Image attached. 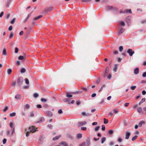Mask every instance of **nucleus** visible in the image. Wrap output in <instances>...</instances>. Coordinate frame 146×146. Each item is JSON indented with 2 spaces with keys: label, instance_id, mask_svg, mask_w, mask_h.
<instances>
[{
  "label": "nucleus",
  "instance_id": "nucleus-45",
  "mask_svg": "<svg viewBox=\"0 0 146 146\" xmlns=\"http://www.w3.org/2000/svg\"><path fill=\"white\" fill-rule=\"evenodd\" d=\"M8 108L7 106H5L4 109L3 110V111L5 112L8 110Z\"/></svg>",
  "mask_w": 146,
  "mask_h": 146
},
{
  "label": "nucleus",
  "instance_id": "nucleus-7",
  "mask_svg": "<svg viewBox=\"0 0 146 146\" xmlns=\"http://www.w3.org/2000/svg\"><path fill=\"white\" fill-rule=\"evenodd\" d=\"M86 145L87 146H89L90 144V139L89 138H87L86 142Z\"/></svg>",
  "mask_w": 146,
  "mask_h": 146
},
{
  "label": "nucleus",
  "instance_id": "nucleus-62",
  "mask_svg": "<svg viewBox=\"0 0 146 146\" xmlns=\"http://www.w3.org/2000/svg\"><path fill=\"white\" fill-rule=\"evenodd\" d=\"M142 76L143 77H146V72H144Z\"/></svg>",
  "mask_w": 146,
  "mask_h": 146
},
{
  "label": "nucleus",
  "instance_id": "nucleus-30",
  "mask_svg": "<svg viewBox=\"0 0 146 146\" xmlns=\"http://www.w3.org/2000/svg\"><path fill=\"white\" fill-rule=\"evenodd\" d=\"M25 56H20L18 57V59L19 60H23V59L25 57Z\"/></svg>",
  "mask_w": 146,
  "mask_h": 146
},
{
  "label": "nucleus",
  "instance_id": "nucleus-46",
  "mask_svg": "<svg viewBox=\"0 0 146 146\" xmlns=\"http://www.w3.org/2000/svg\"><path fill=\"white\" fill-rule=\"evenodd\" d=\"M48 127L50 129H52L53 127V125L51 124H49L48 125Z\"/></svg>",
  "mask_w": 146,
  "mask_h": 146
},
{
  "label": "nucleus",
  "instance_id": "nucleus-23",
  "mask_svg": "<svg viewBox=\"0 0 146 146\" xmlns=\"http://www.w3.org/2000/svg\"><path fill=\"white\" fill-rule=\"evenodd\" d=\"M77 137L78 139H79L82 137V134L81 133H78L77 134Z\"/></svg>",
  "mask_w": 146,
  "mask_h": 146
},
{
  "label": "nucleus",
  "instance_id": "nucleus-17",
  "mask_svg": "<svg viewBox=\"0 0 146 146\" xmlns=\"http://www.w3.org/2000/svg\"><path fill=\"white\" fill-rule=\"evenodd\" d=\"M42 17V15H39L38 16H37L36 17H35V18H34V20H38V19L39 18H40L41 17Z\"/></svg>",
  "mask_w": 146,
  "mask_h": 146
},
{
  "label": "nucleus",
  "instance_id": "nucleus-60",
  "mask_svg": "<svg viewBox=\"0 0 146 146\" xmlns=\"http://www.w3.org/2000/svg\"><path fill=\"white\" fill-rule=\"evenodd\" d=\"M7 141V139H4L3 140V144H5Z\"/></svg>",
  "mask_w": 146,
  "mask_h": 146
},
{
  "label": "nucleus",
  "instance_id": "nucleus-21",
  "mask_svg": "<svg viewBox=\"0 0 146 146\" xmlns=\"http://www.w3.org/2000/svg\"><path fill=\"white\" fill-rule=\"evenodd\" d=\"M13 1V0H8L7 1V6L8 7H9V5L12 1Z\"/></svg>",
  "mask_w": 146,
  "mask_h": 146
},
{
  "label": "nucleus",
  "instance_id": "nucleus-48",
  "mask_svg": "<svg viewBox=\"0 0 146 146\" xmlns=\"http://www.w3.org/2000/svg\"><path fill=\"white\" fill-rule=\"evenodd\" d=\"M82 1L85 2H90L91 0H82Z\"/></svg>",
  "mask_w": 146,
  "mask_h": 146
},
{
  "label": "nucleus",
  "instance_id": "nucleus-3",
  "mask_svg": "<svg viewBox=\"0 0 146 146\" xmlns=\"http://www.w3.org/2000/svg\"><path fill=\"white\" fill-rule=\"evenodd\" d=\"M127 52L129 54V55L130 56H132L133 54L134 53V52L133 51L132 49H128Z\"/></svg>",
  "mask_w": 146,
  "mask_h": 146
},
{
  "label": "nucleus",
  "instance_id": "nucleus-42",
  "mask_svg": "<svg viewBox=\"0 0 146 146\" xmlns=\"http://www.w3.org/2000/svg\"><path fill=\"white\" fill-rule=\"evenodd\" d=\"M25 83L27 84H29V80L27 78H26L25 79Z\"/></svg>",
  "mask_w": 146,
  "mask_h": 146
},
{
  "label": "nucleus",
  "instance_id": "nucleus-59",
  "mask_svg": "<svg viewBox=\"0 0 146 146\" xmlns=\"http://www.w3.org/2000/svg\"><path fill=\"white\" fill-rule=\"evenodd\" d=\"M144 123V122H140L139 123V124H138V126L139 127H141L142 126V124H143V123Z\"/></svg>",
  "mask_w": 146,
  "mask_h": 146
},
{
  "label": "nucleus",
  "instance_id": "nucleus-33",
  "mask_svg": "<svg viewBox=\"0 0 146 146\" xmlns=\"http://www.w3.org/2000/svg\"><path fill=\"white\" fill-rule=\"evenodd\" d=\"M104 123L105 124H107L108 122V119L106 118H104Z\"/></svg>",
  "mask_w": 146,
  "mask_h": 146
},
{
  "label": "nucleus",
  "instance_id": "nucleus-56",
  "mask_svg": "<svg viewBox=\"0 0 146 146\" xmlns=\"http://www.w3.org/2000/svg\"><path fill=\"white\" fill-rule=\"evenodd\" d=\"M102 130L103 131H104L105 129V126L104 125H102Z\"/></svg>",
  "mask_w": 146,
  "mask_h": 146
},
{
  "label": "nucleus",
  "instance_id": "nucleus-11",
  "mask_svg": "<svg viewBox=\"0 0 146 146\" xmlns=\"http://www.w3.org/2000/svg\"><path fill=\"white\" fill-rule=\"evenodd\" d=\"M46 113L49 117H51L52 115V112L50 111H47Z\"/></svg>",
  "mask_w": 146,
  "mask_h": 146
},
{
  "label": "nucleus",
  "instance_id": "nucleus-47",
  "mask_svg": "<svg viewBox=\"0 0 146 146\" xmlns=\"http://www.w3.org/2000/svg\"><path fill=\"white\" fill-rule=\"evenodd\" d=\"M13 36V33H11L10 34V35L9 36V38H12Z\"/></svg>",
  "mask_w": 146,
  "mask_h": 146
},
{
  "label": "nucleus",
  "instance_id": "nucleus-20",
  "mask_svg": "<svg viewBox=\"0 0 146 146\" xmlns=\"http://www.w3.org/2000/svg\"><path fill=\"white\" fill-rule=\"evenodd\" d=\"M9 125L12 129H13V128H15L14 127V124L13 123L10 122L9 124Z\"/></svg>",
  "mask_w": 146,
  "mask_h": 146
},
{
  "label": "nucleus",
  "instance_id": "nucleus-2",
  "mask_svg": "<svg viewBox=\"0 0 146 146\" xmlns=\"http://www.w3.org/2000/svg\"><path fill=\"white\" fill-rule=\"evenodd\" d=\"M23 78L22 77H19L17 80V83L19 85H21L23 82Z\"/></svg>",
  "mask_w": 146,
  "mask_h": 146
},
{
  "label": "nucleus",
  "instance_id": "nucleus-15",
  "mask_svg": "<svg viewBox=\"0 0 146 146\" xmlns=\"http://www.w3.org/2000/svg\"><path fill=\"white\" fill-rule=\"evenodd\" d=\"M106 138L104 137H102L101 139V143L103 144L106 141Z\"/></svg>",
  "mask_w": 146,
  "mask_h": 146
},
{
  "label": "nucleus",
  "instance_id": "nucleus-19",
  "mask_svg": "<svg viewBox=\"0 0 146 146\" xmlns=\"http://www.w3.org/2000/svg\"><path fill=\"white\" fill-rule=\"evenodd\" d=\"M26 71V69L24 68H22L21 70V73H23L25 72Z\"/></svg>",
  "mask_w": 146,
  "mask_h": 146
},
{
  "label": "nucleus",
  "instance_id": "nucleus-43",
  "mask_svg": "<svg viewBox=\"0 0 146 146\" xmlns=\"http://www.w3.org/2000/svg\"><path fill=\"white\" fill-rule=\"evenodd\" d=\"M113 133V131L111 130H110L108 132V133L110 135H111Z\"/></svg>",
  "mask_w": 146,
  "mask_h": 146
},
{
  "label": "nucleus",
  "instance_id": "nucleus-41",
  "mask_svg": "<svg viewBox=\"0 0 146 146\" xmlns=\"http://www.w3.org/2000/svg\"><path fill=\"white\" fill-rule=\"evenodd\" d=\"M38 96V95L37 93H35L33 94V96L34 98H37Z\"/></svg>",
  "mask_w": 146,
  "mask_h": 146
},
{
  "label": "nucleus",
  "instance_id": "nucleus-49",
  "mask_svg": "<svg viewBox=\"0 0 146 146\" xmlns=\"http://www.w3.org/2000/svg\"><path fill=\"white\" fill-rule=\"evenodd\" d=\"M81 129L83 131H86L87 129V128L86 127H81Z\"/></svg>",
  "mask_w": 146,
  "mask_h": 146
},
{
  "label": "nucleus",
  "instance_id": "nucleus-31",
  "mask_svg": "<svg viewBox=\"0 0 146 146\" xmlns=\"http://www.w3.org/2000/svg\"><path fill=\"white\" fill-rule=\"evenodd\" d=\"M113 111L114 113L115 114L117 113L118 112V111L117 110L115 109H114L113 110Z\"/></svg>",
  "mask_w": 146,
  "mask_h": 146
},
{
  "label": "nucleus",
  "instance_id": "nucleus-34",
  "mask_svg": "<svg viewBox=\"0 0 146 146\" xmlns=\"http://www.w3.org/2000/svg\"><path fill=\"white\" fill-rule=\"evenodd\" d=\"M15 18H13L10 22V23L11 24H14L15 21Z\"/></svg>",
  "mask_w": 146,
  "mask_h": 146
},
{
  "label": "nucleus",
  "instance_id": "nucleus-25",
  "mask_svg": "<svg viewBox=\"0 0 146 146\" xmlns=\"http://www.w3.org/2000/svg\"><path fill=\"white\" fill-rule=\"evenodd\" d=\"M9 115L11 117H14L16 115V113L15 112H13L10 113Z\"/></svg>",
  "mask_w": 146,
  "mask_h": 146
},
{
  "label": "nucleus",
  "instance_id": "nucleus-53",
  "mask_svg": "<svg viewBox=\"0 0 146 146\" xmlns=\"http://www.w3.org/2000/svg\"><path fill=\"white\" fill-rule=\"evenodd\" d=\"M30 116L31 117H33L34 116V114L33 111H32L30 112Z\"/></svg>",
  "mask_w": 146,
  "mask_h": 146
},
{
  "label": "nucleus",
  "instance_id": "nucleus-50",
  "mask_svg": "<svg viewBox=\"0 0 146 146\" xmlns=\"http://www.w3.org/2000/svg\"><path fill=\"white\" fill-rule=\"evenodd\" d=\"M19 50V49L17 47H16L15 48V53H17L18 52Z\"/></svg>",
  "mask_w": 146,
  "mask_h": 146
},
{
  "label": "nucleus",
  "instance_id": "nucleus-16",
  "mask_svg": "<svg viewBox=\"0 0 146 146\" xmlns=\"http://www.w3.org/2000/svg\"><path fill=\"white\" fill-rule=\"evenodd\" d=\"M3 54L4 55H7V53L6 52V49L5 48H4L3 51Z\"/></svg>",
  "mask_w": 146,
  "mask_h": 146
},
{
  "label": "nucleus",
  "instance_id": "nucleus-1",
  "mask_svg": "<svg viewBox=\"0 0 146 146\" xmlns=\"http://www.w3.org/2000/svg\"><path fill=\"white\" fill-rule=\"evenodd\" d=\"M29 130L30 132L34 133L36 131V129L33 126H32L29 128Z\"/></svg>",
  "mask_w": 146,
  "mask_h": 146
},
{
  "label": "nucleus",
  "instance_id": "nucleus-58",
  "mask_svg": "<svg viewBox=\"0 0 146 146\" xmlns=\"http://www.w3.org/2000/svg\"><path fill=\"white\" fill-rule=\"evenodd\" d=\"M44 108H47L48 107V105L47 104H45L43 106Z\"/></svg>",
  "mask_w": 146,
  "mask_h": 146
},
{
  "label": "nucleus",
  "instance_id": "nucleus-5",
  "mask_svg": "<svg viewBox=\"0 0 146 146\" xmlns=\"http://www.w3.org/2000/svg\"><path fill=\"white\" fill-rule=\"evenodd\" d=\"M131 135V133L129 132L126 131L125 132V139H129V137Z\"/></svg>",
  "mask_w": 146,
  "mask_h": 146
},
{
  "label": "nucleus",
  "instance_id": "nucleus-9",
  "mask_svg": "<svg viewBox=\"0 0 146 146\" xmlns=\"http://www.w3.org/2000/svg\"><path fill=\"white\" fill-rule=\"evenodd\" d=\"M131 17H127L126 19V21L128 23V25H129V23H130L131 22Z\"/></svg>",
  "mask_w": 146,
  "mask_h": 146
},
{
  "label": "nucleus",
  "instance_id": "nucleus-38",
  "mask_svg": "<svg viewBox=\"0 0 146 146\" xmlns=\"http://www.w3.org/2000/svg\"><path fill=\"white\" fill-rule=\"evenodd\" d=\"M123 50V47L122 46H120L119 47V50L120 52H121Z\"/></svg>",
  "mask_w": 146,
  "mask_h": 146
},
{
  "label": "nucleus",
  "instance_id": "nucleus-10",
  "mask_svg": "<svg viewBox=\"0 0 146 146\" xmlns=\"http://www.w3.org/2000/svg\"><path fill=\"white\" fill-rule=\"evenodd\" d=\"M66 96L67 97L70 98L72 97V95L70 94V93L68 92H66Z\"/></svg>",
  "mask_w": 146,
  "mask_h": 146
},
{
  "label": "nucleus",
  "instance_id": "nucleus-22",
  "mask_svg": "<svg viewBox=\"0 0 146 146\" xmlns=\"http://www.w3.org/2000/svg\"><path fill=\"white\" fill-rule=\"evenodd\" d=\"M145 99L144 98H143L141 100L139 103V105H140L141 104L143 103V102H144L145 101Z\"/></svg>",
  "mask_w": 146,
  "mask_h": 146
},
{
  "label": "nucleus",
  "instance_id": "nucleus-28",
  "mask_svg": "<svg viewBox=\"0 0 146 146\" xmlns=\"http://www.w3.org/2000/svg\"><path fill=\"white\" fill-rule=\"evenodd\" d=\"M137 110L139 113H141L142 112V109L141 108H139L137 109Z\"/></svg>",
  "mask_w": 146,
  "mask_h": 146
},
{
  "label": "nucleus",
  "instance_id": "nucleus-4",
  "mask_svg": "<svg viewBox=\"0 0 146 146\" xmlns=\"http://www.w3.org/2000/svg\"><path fill=\"white\" fill-rule=\"evenodd\" d=\"M30 108V106L29 104H26L25 105L23 106V109L24 111L29 109Z\"/></svg>",
  "mask_w": 146,
  "mask_h": 146
},
{
  "label": "nucleus",
  "instance_id": "nucleus-44",
  "mask_svg": "<svg viewBox=\"0 0 146 146\" xmlns=\"http://www.w3.org/2000/svg\"><path fill=\"white\" fill-rule=\"evenodd\" d=\"M136 87V86H131V89L132 90H134L135 89Z\"/></svg>",
  "mask_w": 146,
  "mask_h": 146
},
{
  "label": "nucleus",
  "instance_id": "nucleus-14",
  "mask_svg": "<svg viewBox=\"0 0 146 146\" xmlns=\"http://www.w3.org/2000/svg\"><path fill=\"white\" fill-rule=\"evenodd\" d=\"M60 144L62 145V146H68V144L64 142H62L60 143Z\"/></svg>",
  "mask_w": 146,
  "mask_h": 146
},
{
  "label": "nucleus",
  "instance_id": "nucleus-40",
  "mask_svg": "<svg viewBox=\"0 0 146 146\" xmlns=\"http://www.w3.org/2000/svg\"><path fill=\"white\" fill-rule=\"evenodd\" d=\"M109 71V68L108 67H107L105 71L106 74H108Z\"/></svg>",
  "mask_w": 146,
  "mask_h": 146
},
{
  "label": "nucleus",
  "instance_id": "nucleus-63",
  "mask_svg": "<svg viewBox=\"0 0 146 146\" xmlns=\"http://www.w3.org/2000/svg\"><path fill=\"white\" fill-rule=\"evenodd\" d=\"M36 107L39 108H42V106L40 104H38L36 105Z\"/></svg>",
  "mask_w": 146,
  "mask_h": 146
},
{
  "label": "nucleus",
  "instance_id": "nucleus-37",
  "mask_svg": "<svg viewBox=\"0 0 146 146\" xmlns=\"http://www.w3.org/2000/svg\"><path fill=\"white\" fill-rule=\"evenodd\" d=\"M105 85H103L102 87H101V88H100V89L99 90V92H100L101 91L102 89H103V88H105Z\"/></svg>",
  "mask_w": 146,
  "mask_h": 146
},
{
  "label": "nucleus",
  "instance_id": "nucleus-27",
  "mask_svg": "<svg viewBox=\"0 0 146 146\" xmlns=\"http://www.w3.org/2000/svg\"><path fill=\"white\" fill-rule=\"evenodd\" d=\"M44 118L43 117H41L40 118V121L37 122V123H39V122H43L44 121Z\"/></svg>",
  "mask_w": 146,
  "mask_h": 146
},
{
  "label": "nucleus",
  "instance_id": "nucleus-32",
  "mask_svg": "<svg viewBox=\"0 0 146 146\" xmlns=\"http://www.w3.org/2000/svg\"><path fill=\"white\" fill-rule=\"evenodd\" d=\"M41 101L43 102H46L47 101V100L45 98H41Z\"/></svg>",
  "mask_w": 146,
  "mask_h": 146
},
{
  "label": "nucleus",
  "instance_id": "nucleus-12",
  "mask_svg": "<svg viewBox=\"0 0 146 146\" xmlns=\"http://www.w3.org/2000/svg\"><path fill=\"white\" fill-rule=\"evenodd\" d=\"M125 29L123 28H121L118 31V33L119 34L122 33L124 31Z\"/></svg>",
  "mask_w": 146,
  "mask_h": 146
},
{
  "label": "nucleus",
  "instance_id": "nucleus-39",
  "mask_svg": "<svg viewBox=\"0 0 146 146\" xmlns=\"http://www.w3.org/2000/svg\"><path fill=\"white\" fill-rule=\"evenodd\" d=\"M100 128V127L99 126H97L96 127H95V129H94L95 131H98L99 130Z\"/></svg>",
  "mask_w": 146,
  "mask_h": 146
},
{
  "label": "nucleus",
  "instance_id": "nucleus-29",
  "mask_svg": "<svg viewBox=\"0 0 146 146\" xmlns=\"http://www.w3.org/2000/svg\"><path fill=\"white\" fill-rule=\"evenodd\" d=\"M117 64H115V67L113 68V70L114 71L116 72L117 71Z\"/></svg>",
  "mask_w": 146,
  "mask_h": 146
},
{
  "label": "nucleus",
  "instance_id": "nucleus-13",
  "mask_svg": "<svg viewBox=\"0 0 146 146\" xmlns=\"http://www.w3.org/2000/svg\"><path fill=\"white\" fill-rule=\"evenodd\" d=\"M21 96L20 94H17L15 95V98L17 99L20 100L21 99Z\"/></svg>",
  "mask_w": 146,
  "mask_h": 146
},
{
  "label": "nucleus",
  "instance_id": "nucleus-61",
  "mask_svg": "<svg viewBox=\"0 0 146 146\" xmlns=\"http://www.w3.org/2000/svg\"><path fill=\"white\" fill-rule=\"evenodd\" d=\"M53 9V7H49V8H48L47 9V10L48 11H51Z\"/></svg>",
  "mask_w": 146,
  "mask_h": 146
},
{
  "label": "nucleus",
  "instance_id": "nucleus-57",
  "mask_svg": "<svg viewBox=\"0 0 146 146\" xmlns=\"http://www.w3.org/2000/svg\"><path fill=\"white\" fill-rule=\"evenodd\" d=\"M86 145L85 142H84L82 144H80V146H85Z\"/></svg>",
  "mask_w": 146,
  "mask_h": 146
},
{
  "label": "nucleus",
  "instance_id": "nucleus-6",
  "mask_svg": "<svg viewBox=\"0 0 146 146\" xmlns=\"http://www.w3.org/2000/svg\"><path fill=\"white\" fill-rule=\"evenodd\" d=\"M87 123V122L86 121H80L78 122V124L80 126H82L84 125Z\"/></svg>",
  "mask_w": 146,
  "mask_h": 146
},
{
  "label": "nucleus",
  "instance_id": "nucleus-51",
  "mask_svg": "<svg viewBox=\"0 0 146 146\" xmlns=\"http://www.w3.org/2000/svg\"><path fill=\"white\" fill-rule=\"evenodd\" d=\"M122 139L120 138H118L117 139V141L119 142H121L122 141Z\"/></svg>",
  "mask_w": 146,
  "mask_h": 146
},
{
  "label": "nucleus",
  "instance_id": "nucleus-55",
  "mask_svg": "<svg viewBox=\"0 0 146 146\" xmlns=\"http://www.w3.org/2000/svg\"><path fill=\"white\" fill-rule=\"evenodd\" d=\"M141 24H144V23H146V20H144L141 21Z\"/></svg>",
  "mask_w": 146,
  "mask_h": 146
},
{
  "label": "nucleus",
  "instance_id": "nucleus-18",
  "mask_svg": "<svg viewBox=\"0 0 146 146\" xmlns=\"http://www.w3.org/2000/svg\"><path fill=\"white\" fill-rule=\"evenodd\" d=\"M60 137V135L56 136L55 137H54L53 138V140L54 141V140H57L58 139H59Z\"/></svg>",
  "mask_w": 146,
  "mask_h": 146
},
{
  "label": "nucleus",
  "instance_id": "nucleus-36",
  "mask_svg": "<svg viewBox=\"0 0 146 146\" xmlns=\"http://www.w3.org/2000/svg\"><path fill=\"white\" fill-rule=\"evenodd\" d=\"M137 137V135H135L133 137H132V141H134L135 140Z\"/></svg>",
  "mask_w": 146,
  "mask_h": 146
},
{
  "label": "nucleus",
  "instance_id": "nucleus-35",
  "mask_svg": "<svg viewBox=\"0 0 146 146\" xmlns=\"http://www.w3.org/2000/svg\"><path fill=\"white\" fill-rule=\"evenodd\" d=\"M126 13H131L132 12L131 10L130 9H127L125 10Z\"/></svg>",
  "mask_w": 146,
  "mask_h": 146
},
{
  "label": "nucleus",
  "instance_id": "nucleus-24",
  "mask_svg": "<svg viewBox=\"0 0 146 146\" xmlns=\"http://www.w3.org/2000/svg\"><path fill=\"white\" fill-rule=\"evenodd\" d=\"M12 70L11 69H9L7 70V72L8 75H10L11 74L12 72Z\"/></svg>",
  "mask_w": 146,
  "mask_h": 146
},
{
  "label": "nucleus",
  "instance_id": "nucleus-8",
  "mask_svg": "<svg viewBox=\"0 0 146 146\" xmlns=\"http://www.w3.org/2000/svg\"><path fill=\"white\" fill-rule=\"evenodd\" d=\"M139 69L138 68H137L134 69V73L135 74H137L139 73Z\"/></svg>",
  "mask_w": 146,
  "mask_h": 146
},
{
  "label": "nucleus",
  "instance_id": "nucleus-64",
  "mask_svg": "<svg viewBox=\"0 0 146 146\" xmlns=\"http://www.w3.org/2000/svg\"><path fill=\"white\" fill-rule=\"evenodd\" d=\"M62 111L61 109H60L58 111V113L59 114H61L62 113Z\"/></svg>",
  "mask_w": 146,
  "mask_h": 146
},
{
  "label": "nucleus",
  "instance_id": "nucleus-54",
  "mask_svg": "<svg viewBox=\"0 0 146 146\" xmlns=\"http://www.w3.org/2000/svg\"><path fill=\"white\" fill-rule=\"evenodd\" d=\"M112 9V7L111 6H108L106 7L107 10H110Z\"/></svg>",
  "mask_w": 146,
  "mask_h": 146
},
{
  "label": "nucleus",
  "instance_id": "nucleus-52",
  "mask_svg": "<svg viewBox=\"0 0 146 146\" xmlns=\"http://www.w3.org/2000/svg\"><path fill=\"white\" fill-rule=\"evenodd\" d=\"M30 15H28L27 17V18L26 19L24 20V22H26L27 21L28 19H29V17H30Z\"/></svg>",
  "mask_w": 146,
  "mask_h": 146
},
{
  "label": "nucleus",
  "instance_id": "nucleus-26",
  "mask_svg": "<svg viewBox=\"0 0 146 146\" xmlns=\"http://www.w3.org/2000/svg\"><path fill=\"white\" fill-rule=\"evenodd\" d=\"M119 24L121 26H124L125 25V23L123 21H120L119 22Z\"/></svg>",
  "mask_w": 146,
  "mask_h": 146
}]
</instances>
